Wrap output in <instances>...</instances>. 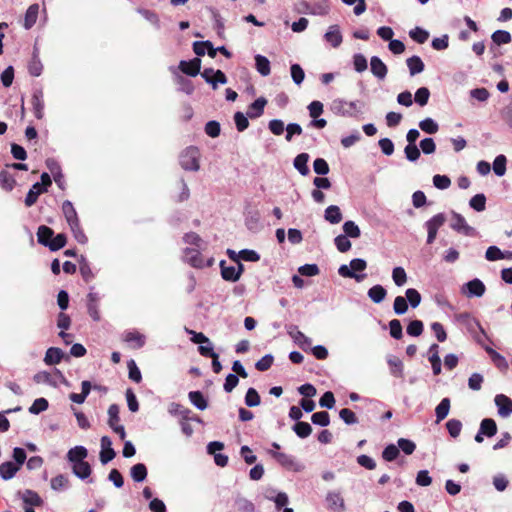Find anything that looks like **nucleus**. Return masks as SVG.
I'll return each instance as SVG.
<instances>
[{
    "label": "nucleus",
    "mask_w": 512,
    "mask_h": 512,
    "mask_svg": "<svg viewBox=\"0 0 512 512\" xmlns=\"http://www.w3.org/2000/svg\"><path fill=\"white\" fill-rule=\"evenodd\" d=\"M38 242L50 249V251H58L66 244V236L62 233L54 235V231L45 225H41L37 231Z\"/></svg>",
    "instance_id": "1"
},
{
    "label": "nucleus",
    "mask_w": 512,
    "mask_h": 512,
    "mask_svg": "<svg viewBox=\"0 0 512 512\" xmlns=\"http://www.w3.org/2000/svg\"><path fill=\"white\" fill-rule=\"evenodd\" d=\"M366 268V260L362 258H354L350 261L349 266L346 264H342L338 268V273L340 276L344 278H351L355 279L357 282H361L365 279L366 274H358V272H363Z\"/></svg>",
    "instance_id": "2"
},
{
    "label": "nucleus",
    "mask_w": 512,
    "mask_h": 512,
    "mask_svg": "<svg viewBox=\"0 0 512 512\" xmlns=\"http://www.w3.org/2000/svg\"><path fill=\"white\" fill-rule=\"evenodd\" d=\"M359 104V101H346L342 98H337L331 102L330 109L338 116L356 117L360 112L357 109Z\"/></svg>",
    "instance_id": "3"
},
{
    "label": "nucleus",
    "mask_w": 512,
    "mask_h": 512,
    "mask_svg": "<svg viewBox=\"0 0 512 512\" xmlns=\"http://www.w3.org/2000/svg\"><path fill=\"white\" fill-rule=\"evenodd\" d=\"M200 151L195 146L186 148L179 156V163L184 170L198 171Z\"/></svg>",
    "instance_id": "4"
},
{
    "label": "nucleus",
    "mask_w": 512,
    "mask_h": 512,
    "mask_svg": "<svg viewBox=\"0 0 512 512\" xmlns=\"http://www.w3.org/2000/svg\"><path fill=\"white\" fill-rule=\"evenodd\" d=\"M269 454L286 470L301 472L304 469V465L292 455L272 450L269 451Z\"/></svg>",
    "instance_id": "5"
},
{
    "label": "nucleus",
    "mask_w": 512,
    "mask_h": 512,
    "mask_svg": "<svg viewBox=\"0 0 512 512\" xmlns=\"http://www.w3.org/2000/svg\"><path fill=\"white\" fill-rule=\"evenodd\" d=\"M205 48H208V55L211 58H214L216 56L217 52H220L226 58H230L232 56L231 52L225 46H220V47L214 48L212 43L208 40L195 41L193 43V51L197 56H204Z\"/></svg>",
    "instance_id": "6"
},
{
    "label": "nucleus",
    "mask_w": 512,
    "mask_h": 512,
    "mask_svg": "<svg viewBox=\"0 0 512 512\" xmlns=\"http://www.w3.org/2000/svg\"><path fill=\"white\" fill-rule=\"evenodd\" d=\"M108 424L110 428L119 435V437L123 440L126 437L125 428L123 425L119 424V407L116 404H112L108 408Z\"/></svg>",
    "instance_id": "7"
},
{
    "label": "nucleus",
    "mask_w": 512,
    "mask_h": 512,
    "mask_svg": "<svg viewBox=\"0 0 512 512\" xmlns=\"http://www.w3.org/2000/svg\"><path fill=\"white\" fill-rule=\"evenodd\" d=\"M184 261L195 268H203L205 266H211L214 262L213 258H210L205 263L201 257L199 250L194 248H186L184 251Z\"/></svg>",
    "instance_id": "8"
},
{
    "label": "nucleus",
    "mask_w": 512,
    "mask_h": 512,
    "mask_svg": "<svg viewBox=\"0 0 512 512\" xmlns=\"http://www.w3.org/2000/svg\"><path fill=\"white\" fill-rule=\"evenodd\" d=\"M495 405L498 409V415L507 418L512 415V399L504 394H498L494 398Z\"/></svg>",
    "instance_id": "9"
},
{
    "label": "nucleus",
    "mask_w": 512,
    "mask_h": 512,
    "mask_svg": "<svg viewBox=\"0 0 512 512\" xmlns=\"http://www.w3.org/2000/svg\"><path fill=\"white\" fill-rule=\"evenodd\" d=\"M452 217L453 221L451 222L450 227L453 230L466 236L472 235L474 229L467 224L465 218L461 214L453 211Z\"/></svg>",
    "instance_id": "10"
},
{
    "label": "nucleus",
    "mask_w": 512,
    "mask_h": 512,
    "mask_svg": "<svg viewBox=\"0 0 512 512\" xmlns=\"http://www.w3.org/2000/svg\"><path fill=\"white\" fill-rule=\"evenodd\" d=\"M323 37L333 48H338L343 41L340 27L337 24L329 26Z\"/></svg>",
    "instance_id": "11"
},
{
    "label": "nucleus",
    "mask_w": 512,
    "mask_h": 512,
    "mask_svg": "<svg viewBox=\"0 0 512 512\" xmlns=\"http://www.w3.org/2000/svg\"><path fill=\"white\" fill-rule=\"evenodd\" d=\"M327 508L331 511L342 512L345 509L344 499L339 492L330 491L325 498Z\"/></svg>",
    "instance_id": "12"
},
{
    "label": "nucleus",
    "mask_w": 512,
    "mask_h": 512,
    "mask_svg": "<svg viewBox=\"0 0 512 512\" xmlns=\"http://www.w3.org/2000/svg\"><path fill=\"white\" fill-rule=\"evenodd\" d=\"M485 289L484 283L475 278L464 285L463 292L468 297H481L485 293Z\"/></svg>",
    "instance_id": "13"
},
{
    "label": "nucleus",
    "mask_w": 512,
    "mask_h": 512,
    "mask_svg": "<svg viewBox=\"0 0 512 512\" xmlns=\"http://www.w3.org/2000/svg\"><path fill=\"white\" fill-rule=\"evenodd\" d=\"M88 456V450L82 446L78 445L75 446L67 452L66 458L68 462H70L73 465H76L78 463H81L85 461L86 457Z\"/></svg>",
    "instance_id": "14"
},
{
    "label": "nucleus",
    "mask_w": 512,
    "mask_h": 512,
    "mask_svg": "<svg viewBox=\"0 0 512 512\" xmlns=\"http://www.w3.org/2000/svg\"><path fill=\"white\" fill-rule=\"evenodd\" d=\"M371 73L379 80L385 79L388 73L386 64L378 57L372 56L370 59Z\"/></svg>",
    "instance_id": "15"
},
{
    "label": "nucleus",
    "mask_w": 512,
    "mask_h": 512,
    "mask_svg": "<svg viewBox=\"0 0 512 512\" xmlns=\"http://www.w3.org/2000/svg\"><path fill=\"white\" fill-rule=\"evenodd\" d=\"M201 60L194 58L191 61H180L179 69L186 75L195 77L200 73Z\"/></svg>",
    "instance_id": "16"
},
{
    "label": "nucleus",
    "mask_w": 512,
    "mask_h": 512,
    "mask_svg": "<svg viewBox=\"0 0 512 512\" xmlns=\"http://www.w3.org/2000/svg\"><path fill=\"white\" fill-rule=\"evenodd\" d=\"M123 340L132 344L134 349H140L145 345L146 337L136 330H130L124 333Z\"/></svg>",
    "instance_id": "17"
},
{
    "label": "nucleus",
    "mask_w": 512,
    "mask_h": 512,
    "mask_svg": "<svg viewBox=\"0 0 512 512\" xmlns=\"http://www.w3.org/2000/svg\"><path fill=\"white\" fill-rule=\"evenodd\" d=\"M267 100L264 97L257 98L251 103L247 110V116L251 119L259 118L264 113Z\"/></svg>",
    "instance_id": "18"
},
{
    "label": "nucleus",
    "mask_w": 512,
    "mask_h": 512,
    "mask_svg": "<svg viewBox=\"0 0 512 512\" xmlns=\"http://www.w3.org/2000/svg\"><path fill=\"white\" fill-rule=\"evenodd\" d=\"M428 360L431 363L433 374L439 375L441 373V359L439 357V346L437 344L430 346Z\"/></svg>",
    "instance_id": "19"
},
{
    "label": "nucleus",
    "mask_w": 512,
    "mask_h": 512,
    "mask_svg": "<svg viewBox=\"0 0 512 512\" xmlns=\"http://www.w3.org/2000/svg\"><path fill=\"white\" fill-rule=\"evenodd\" d=\"M288 333L303 350L310 348L312 340L299 331L296 326H292Z\"/></svg>",
    "instance_id": "20"
},
{
    "label": "nucleus",
    "mask_w": 512,
    "mask_h": 512,
    "mask_svg": "<svg viewBox=\"0 0 512 512\" xmlns=\"http://www.w3.org/2000/svg\"><path fill=\"white\" fill-rule=\"evenodd\" d=\"M309 154L308 153H300L298 154L293 161L294 168L302 175L307 176L310 172L309 167L307 165L309 161Z\"/></svg>",
    "instance_id": "21"
},
{
    "label": "nucleus",
    "mask_w": 512,
    "mask_h": 512,
    "mask_svg": "<svg viewBox=\"0 0 512 512\" xmlns=\"http://www.w3.org/2000/svg\"><path fill=\"white\" fill-rule=\"evenodd\" d=\"M221 276L225 281L236 282L239 280V271L235 266H228L225 260L220 261Z\"/></svg>",
    "instance_id": "22"
},
{
    "label": "nucleus",
    "mask_w": 512,
    "mask_h": 512,
    "mask_svg": "<svg viewBox=\"0 0 512 512\" xmlns=\"http://www.w3.org/2000/svg\"><path fill=\"white\" fill-rule=\"evenodd\" d=\"M20 470L17 464H14L11 461H6L0 464V477L3 480L12 479L16 473Z\"/></svg>",
    "instance_id": "23"
},
{
    "label": "nucleus",
    "mask_w": 512,
    "mask_h": 512,
    "mask_svg": "<svg viewBox=\"0 0 512 512\" xmlns=\"http://www.w3.org/2000/svg\"><path fill=\"white\" fill-rule=\"evenodd\" d=\"M483 348L487 352V354L490 356L492 362L495 364V366L497 368H499L501 370H505L508 368V362L504 356H502L500 353H498L496 350H494L490 346H483Z\"/></svg>",
    "instance_id": "24"
},
{
    "label": "nucleus",
    "mask_w": 512,
    "mask_h": 512,
    "mask_svg": "<svg viewBox=\"0 0 512 512\" xmlns=\"http://www.w3.org/2000/svg\"><path fill=\"white\" fill-rule=\"evenodd\" d=\"M274 494L275 490L272 489L266 493L265 497L266 499L273 501L275 503L277 510H280L281 508L285 507L288 504L289 499L285 492H278L276 493V495Z\"/></svg>",
    "instance_id": "25"
},
{
    "label": "nucleus",
    "mask_w": 512,
    "mask_h": 512,
    "mask_svg": "<svg viewBox=\"0 0 512 512\" xmlns=\"http://www.w3.org/2000/svg\"><path fill=\"white\" fill-rule=\"evenodd\" d=\"M367 295L372 302L379 304L386 298L387 291L382 285L377 284L368 290Z\"/></svg>",
    "instance_id": "26"
},
{
    "label": "nucleus",
    "mask_w": 512,
    "mask_h": 512,
    "mask_svg": "<svg viewBox=\"0 0 512 512\" xmlns=\"http://www.w3.org/2000/svg\"><path fill=\"white\" fill-rule=\"evenodd\" d=\"M330 5L328 0H317L312 3L309 14L315 16H326L329 14Z\"/></svg>",
    "instance_id": "27"
},
{
    "label": "nucleus",
    "mask_w": 512,
    "mask_h": 512,
    "mask_svg": "<svg viewBox=\"0 0 512 512\" xmlns=\"http://www.w3.org/2000/svg\"><path fill=\"white\" fill-rule=\"evenodd\" d=\"M324 218L331 224H338L341 222L343 216L337 205H330L325 209Z\"/></svg>",
    "instance_id": "28"
},
{
    "label": "nucleus",
    "mask_w": 512,
    "mask_h": 512,
    "mask_svg": "<svg viewBox=\"0 0 512 512\" xmlns=\"http://www.w3.org/2000/svg\"><path fill=\"white\" fill-rule=\"evenodd\" d=\"M450 406L451 402L449 398L445 397L440 401V403L435 408L436 423H440L448 416Z\"/></svg>",
    "instance_id": "29"
},
{
    "label": "nucleus",
    "mask_w": 512,
    "mask_h": 512,
    "mask_svg": "<svg viewBox=\"0 0 512 512\" xmlns=\"http://www.w3.org/2000/svg\"><path fill=\"white\" fill-rule=\"evenodd\" d=\"M64 357V353L60 348L50 347L45 354L44 361L48 365H54L61 362Z\"/></svg>",
    "instance_id": "30"
},
{
    "label": "nucleus",
    "mask_w": 512,
    "mask_h": 512,
    "mask_svg": "<svg viewBox=\"0 0 512 512\" xmlns=\"http://www.w3.org/2000/svg\"><path fill=\"white\" fill-rule=\"evenodd\" d=\"M410 75L414 76L424 71L425 65L419 56H411L406 60Z\"/></svg>",
    "instance_id": "31"
},
{
    "label": "nucleus",
    "mask_w": 512,
    "mask_h": 512,
    "mask_svg": "<svg viewBox=\"0 0 512 512\" xmlns=\"http://www.w3.org/2000/svg\"><path fill=\"white\" fill-rule=\"evenodd\" d=\"M62 211L66 218L68 225L79 222L77 212L71 201L66 200L62 204Z\"/></svg>",
    "instance_id": "32"
},
{
    "label": "nucleus",
    "mask_w": 512,
    "mask_h": 512,
    "mask_svg": "<svg viewBox=\"0 0 512 512\" xmlns=\"http://www.w3.org/2000/svg\"><path fill=\"white\" fill-rule=\"evenodd\" d=\"M168 412L172 416H180L182 420H189L190 414H192L191 410L185 408L179 403L172 402L168 406Z\"/></svg>",
    "instance_id": "33"
},
{
    "label": "nucleus",
    "mask_w": 512,
    "mask_h": 512,
    "mask_svg": "<svg viewBox=\"0 0 512 512\" xmlns=\"http://www.w3.org/2000/svg\"><path fill=\"white\" fill-rule=\"evenodd\" d=\"M72 472L76 477H78L81 480H84L90 477L92 469L87 461H83L81 463L73 465Z\"/></svg>",
    "instance_id": "34"
},
{
    "label": "nucleus",
    "mask_w": 512,
    "mask_h": 512,
    "mask_svg": "<svg viewBox=\"0 0 512 512\" xmlns=\"http://www.w3.org/2000/svg\"><path fill=\"white\" fill-rule=\"evenodd\" d=\"M58 376H62L58 371L55 373L41 371L34 375V381H36L37 383H47L49 385L56 386V378Z\"/></svg>",
    "instance_id": "35"
},
{
    "label": "nucleus",
    "mask_w": 512,
    "mask_h": 512,
    "mask_svg": "<svg viewBox=\"0 0 512 512\" xmlns=\"http://www.w3.org/2000/svg\"><path fill=\"white\" fill-rule=\"evenodd\" d=\"M255 68L262 76H268L271 72L270 61L267 57L257 54L255 56Z\"/></svg>",
    "instance_id": "36"
},
{
    "label": "nucleus",
    "mask_w": 512,
    "mask_h": 512,
    "mask_svg": "<svg viewBox=\"0 0 512 512\" xmlns=\"http://www.w3.org/2000/svg\"><path fill=\"white\" fill-rule=\"evenodd\" d=\"M459 321L466 324L470 331H473L475 328L480 330V333L483 336H486L485 330L480 325L479 321L472 317L469 313H462L458 316Z\"/></svg>",
    "instance_id": "37"
},
{
    "label": "nucleus",
    "mask_w": 512,
    "mask_h": 512,
    "mask_svg": "<svg viewBox=\"0 0 512 512\" xmlns=\"http://www.w3.org/2000/svg\"><path fill=\"white\" fill-rule=\"evenodd\" d=\"M480 434H484L487 437H493L497 433V425L495 420L492 418H485L480 423Z\"/></svg>",
    "instance_id": "38"
},
{
    "label": "nucleus",
    "mask_w": 512,
    "mask_h": 512,
    "mask_svg": "<svg viewBox=\"0 0 512 512\" xmlns=\"http://www.w3.org/2000/svg\"><path fill=\"white\" fill-rule=\"evenodd\" d=\"M190 402L199 410H205L208 407L207 399L200 391H190L188 393Z\"/></svg>",
    "instance_id": "39"
},
{
    "label": "nucleus",
    "mask_w": 512,
    "mask_h": 512,
    "mask_svg": "<svg viewBox=\"0 0 512 512\" xmlns=\"http://www.w3.org/2000/svg\"><path fill=\"white\" fill-rule=\"evenodd\" d=\"M51 183V175L46 172L42 173L41 182L34 183V201L39 194L47 191V188L51 185Z\"/></svg>",
    "instance_id": "40"
},
{
    "label": "nucleus",
    "mask_w": 512,
    "mask_h": 512,
    "mask_svg": "<svg viewBox=\"0 0 512 512\" xmlns=\"http://www.w3.org/2000/svg\"><path fill=\"white\" fill-rule=\"evenodd\" d=\"M130 475L135 482H143L147 477V468L143 463L135 464L130 469Z\"/></svg>",
    "instance_id": "41"
},
{
    "label": "nucleus",
    "mask_w": 512,
    "mask_h": 512,
    "mask_svg": "<svg viewBox=\"0 0 512 512\" xmlns=\"http://www.w3.org/2000/svg\"><path fill=\"white\" fill-rule=\"evenodd\" d=\"M15 185V179L9 172V169L5 168L0 171V186L6 190L11 191Z\"/></svg>",
    "instance_id": "42"
},
{
    "label": "nucleus",
    "mask_w": 512,
    "mask_h": 512,
    "mask_svg": "<svg viewBox=\"0 0 512 512\" xmlns=\"http://www.w3.org/2000/svg\"><path fill=\"white\" fill-rule=\"evenodd\" d=\"M419 128L427 134H435L439 130V125L434 119L428 117L419 122Z\"/></svg>",
    "instance_id": "43"
},
{
    "label": "nucleus",
    "mask_w": 512,
    "mask_h": 512,
    "mask_svg": "<svg viewBox=\"0 0 512 512\" xmlns=\"http://www.w3.org/2000/svg\"><path fill=\"white\" fill-rule=\"evenodd\" d=\"M344 235L349 238H359L361 231L359 226L352 220H348L343 224Z\"/></svg>",
    "instance_id": "44"
},
{
    "label": "nucleus",
    "mask_w": 512,
    "mask_h": 512,
    "mask_svg": "<svg viewBox=\"0 0 512 512\" xmlns=\"http://www.w3.org/2000/svg\"><path fill=\"white\" fill-rule=\"evenodd\" d=\"M292 429L296 433V435L302 439L307 438L312 432L311 425L307 422L302 421L296 422Z\"/></svg>",
    "instance_id": "45"
},
{
    "label": "nucleus",
    "mask_w": 512,
    "mask_h": 512,
    "mask_svg": "<svg viewBox=\"0 0 512 512\" xmlns=\"http://www.w3.org/2000/svg\"><path fill=\"white\" fill-rule=\"evenodd\" d=\"M409 36L419 44L425 43L429 38V32L421 27H415L409 31Z\"/></svg>",
    "instance_id": "46"
},
{
    "label": "nucleus",
    "mask_w": 512,
    "mask_h": 512,
    "mask_svg": "<svg viewBox=\"0 0 512 512\" xmlns=\"http://www.w3.org/2000/svg\"><path fill=\"white\" fill-rule=\"evenodd\" d=\"M446 222V216L444 213H438L431 219L425 222L426 229H432L438 231V229Z\"/></svg>",
    "instance_id": "47"
},
{
    "label": "nucleus",
    "mask_w": 512,
    "mask_h": 512,
    "mask_svg": "<svg viewBox=\"0 0 512 512\" xmlns=\"http://www.w3.org/2000/svg\"><path fill=\"white\" fill-rule=\"evenodd\" d=\"M469 205L472 209H474L477 212H482L486 208V197L484 194H476L473 196L470 201Z\"/></svg>",
    "instance_id": "48"
},
{
    "label": "nucleus",
    "mask_w": 512,
    "mask_h": 512,
    "mask_svg": "<svg viewBox=\"0 0 512 512\" xmlns=\"http://www.w3.org/2000/svg\"><path fill=\"white\" fill-rule=\"evenodd\" d=\"M405 299L407 300V303H409V305L412 308L418 307L420 305V303H421V295L414 288H408L405 291Z\"/></svg>",
    "instance_id": "49"
},
{
    "label": "nucleus",
    "mask_w": 512,
    "mask_h": 512,
    "mask_svg": "<svg viewBox=\"0 0 512 512\" xmlns=\"http://www.w3.org/2000/svg\"><path fill=\"white\" fill-rule=\"evenodd\" d=\"M491 39L497 45L508 44L511 42V34L506 30H497L493 32Z\"/></svg>",
    "instance_id": "50"
},
{
    "label": "nucleus",
    "mask_w": 512,
    "mask_h": 512,
    "mask_svg": "<svg viewBox=\"0 0 512 512\" xmlns=\"http://www.w3.org/2000/svg\"><path fill=\"white\" fill-rule=\"evenodd\" d=\"M430 98V91L427 87H420L415 92L414 101L421 107L427 105Z\"/></svg>",
    "instance_id": "51"
},
{
    "label": "nucleus",
    "mask_w": 512,
    "mask_h": 512,
    "mask_svg": "<svg viewBox=\"0 0 512 512\" xmlns=\"http://www.w3.org/2000/svg\"><path fill=\"white\" fill-rule=\"evenodd\" d=\"M348 238L344 234L335 237L334 244L339 252L345 253L351 249L352 244Z\"/></svg>",
    "instance_id": "52"
},
{
    "label": "nucleus",
    "mask_w": 512,
    "mask_h": 512,
    "mask_svg": "<svg viewBox=\"0 0 512 512\" xmlns=\"http://www.w3.org/2000/svg\"><path fill=\"white\" fill-rule=\"evenodd\" d=\"M506 163H507V159L504 155L501 154V155L496 156V158L494 159V162H493V171L497 176L501 177L505 174Z\"/></svg>",
    "instance_id": "53"
},
{
    "label": "nucleus",
    "mask_w": 512,
    "mask_h": 512,
    "mask_svg": "<svg viewBox=\"0 0 512 512\" xmlns=\"http://www.w3.org/2000/svg\"><path fill=\"white\" fill-rule=\"evenodd\" d=\"M291 78L296 85H301L305 78V72L299 64L290 67Z\"/></svg>",
    "instance_id": "54"
},
{
    "label": "nucleus",
    "mask_w": 512,
    "mask_h": 512,
    "mask_svg": "<svg viewBox=\"0 0 512 512\" xmlns=\"http://www.w3.org/2000/svg\"><path fill=\"white\" fill-rule=\"evenodd\" d=\"M17 497L22 501L25 512H32V490L26 489L25 491L17 492Z\"/></svg>",
    "instance_id": "55"
},
{
    "label": "nucleus",
    "mask_w": 512,
    "mask_h": 512,
    "mask_svg": "<svg viewBox=\"0 0 512 512\" xmlns=\"http://www.w3.org/2000/svg\"><path fill=\"white\" fill-rule=\"evenodd\" d=\"M71 231H72V234L74 236V238L76 239V241L80 244H86L87 241H88V238L87 236L85 235L84 231L82 230L81 226H80V221L79 222H76V223H73V224H70L69 225Z\"/></svg>",
    "instance_id": "56"
},
{
    "label": "nucleus",
    "mask_w": 512,
    "mask_h": 512,
    "mask_svg": "<svg viewBox=\"0 0 512 512\" xmlns=\"http://www.w3.org/2000/svg\"><path fill=\"white\" fill-rule=\"evenodd\" d=\"M392 279L396 286L401 287L407 282V274L403 267H395L392 270Z\"/></svg>",
    "instance_id": "57"
},
{
    "label": "nucleus",
    "mask_w": 512,
    "mask_h": 512,
    "mask_svg": "<svg viewBox=\"0 0 512 512\" xmlns=\"http://www.w3.org/2000/svg\"><path fill=\"white\" fill-rule=\"evenodd\" d=\"M260 403H261V399H260V396H259L258 392L256 391V389L249 388L245 395V404L248 407H256V406L260 405Z\"/></svg>",
    "instance_id": "58"
},
{
    "label": "nucleus",
    "mask_w": 512,
    "mask_h": 512,
    "mask_svg": "<svg viewBox=\"0 0 512 512\" xmlns=\"http://www.w3.org/2000/svg\"><path fill=\"white\" fill-rule=\"evenodd\" d=\"M353 67H354V70L358 73L364 72L368 67L366 57L361 53L354 54L353 55Z\"/></svg>",
    "instance_id": "59"
},
{
    "label": "nucleus",
    "mask_w": 512,
    "mask_h": 512,
    "mask_svg": "<svg viewBox=\"0 0 512 512\" xmlns=\"http://www.w3.org/2000/svg\"><path fill=\"white\" fill-rule=\"evenodd\" d=\"M446 428L452 438H457L461 433L462 423L458 419H450L446 423Z\"/></svg>",
    "instance_id": "60"
},
{
    "label": "nucleus",
    "mask_w": 512,
    "mask_h": 512,
    "mask_svg": "<svg viewBox=\"0 0 512 512\" xmlns=\"http://www.w3.org/2000/svg\"><path fill=\"white\" fill-rule=\"evenodd\" d=\"M69 486V479L65 475H57L51 480V487L55 491L67 489Z\"/></svg>",
    "instance_id": "61"
},
{
    "label": "nucleus",
    "mask_w": 512,
    "mask_h": 512,
    "mask_svg": "<svg viewBox=\"0 0 512 512\" xmlns=\"http://www.w3.org/2000/svg\"><path fill=\"white\" fill-rule=\"evenodd\" d=\"M311 421L315 425L326 427L330 424V416L325 411L316 412L312 415Z\"/></svg>",
    "instance_id": "62"
},
{
    "label": "nucleus",
    "mask_w": 512,
    "mask_h": 512,
    "mask_svg": "<svg viewBox=\"0 0 512 512\" xmlns=\"http://www.w3.org/2000/svg\"><path fill=\"white\" fill-rule=\"evenodd\" d=\"M388 364L390 366L391 374L395 377H403V363L397 358H389Z\"/></svg>",
    "instance_id": "63"
},
{
    "label": "nucleus",
    "mask_w": 512,
    "mask_h": 512,
    "mask_svg": "<svg viewBox=\"0 0 512 512\" xmlns=\"http://www.w3.org/2000/svg\"><path fill=\"white\" fill-rule=\"evenodd\" d=\"M505 257V253L502 252L497 246H489L485 253V258L488 261H497L504 259Z\"/></svg>",
    "instance_id": "64"
}]
</instances>
